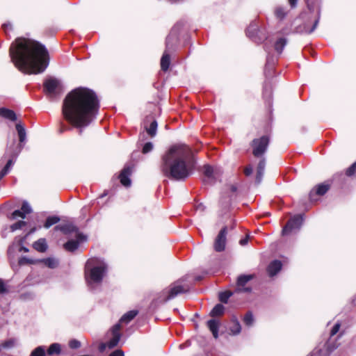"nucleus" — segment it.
I'll return each instance as SVG.
<instances>
[{"label":"nucleus","mask_w":356,"mask_h":356,"mask_svg":"<svg viewBox=\"0 0 356 356\" xmlns=\"http://www.w3.org/2000/svg\"><path fill=\"white\" fill-rule=\"evenodd\" d=\"M219 325H220L219 321L214 318L211 319L207 321V326H208L209 330L211 332L213 337L215 339H218L219 337V335H218Z\"/></svg>","instance_id":"16"},{"label":"nucleus","mask_w":356,"mask_h":356,"mask_svg":"<svg viewBox=\"0 0 356 356\" xmlns=\"http://www.w3.org/2000/svg\"><path fill=\"white\" fill-rule=\"evenodd\" d=\"M282 264L280 261L275 260L268 266V273L270 277L275 275L282 268Z\"/></svg>","instance_id":"15"},{"label":"nucleus","mask_w":356,"mask_h":356,"mask_svg":"<svg viewBox=\"0 0 356 356\" xmlns=\"http://www.w3.org/2000/svg\"><path fill=\"white\" fill-rule=\"evenodd\" d=\"M177 35H173L172 33H170L166 38V49L161 59V67L163 71H167L169 68L170 64V58L168 51L170 49L172 43L175 41H177Z\"/></svg>","instance_id":"9"},{"label":"nucleus","mask_w":356,"mask_h":356,"mask_svg":"<svg viewBox=\"0 0 356 356\" xmlns=\"http://www.w3.org/2000/svg\"><path fill=\"white\" fill-rule=\"evenodd\" d=\"M341 324L338 322L334 324L330 332V337L335 335L339 330Z\"/></svg>","instance_id":"41"},{"label":"nucleus","mask_w":356,"mask_h":356,"mask_svg":"<svg viewBox=\"0 0 356 356\" xmlns=\"http://www.w3.org/2000/svg\"><path fill=\"white\" fill-rule=\"evenodd\" d=\"M211 314H214L215 313H214V312H212Z\"/></svg>","instance_id":"64"},{"label":"nucleus","mask_w":356,"mask_h":356,"mask_svg":"<svg viewBox=\"0 0 356 356\" xmlns=\"http://www.w3.org/2000/svg\"><path fill=\"white\" fill-rule=\"evenodd\" d=\"M74 227L70 225H58L55 227V229L60 230L65 234H67L74 230Z\"/></svg>","instance_id":"29"},{"label":"nucleus","mask_w":356,"mask_h":356,"mask_svg":"<svg viewBox=\"0 0 356 356\" xmlns=\"http://www.w3.org/2000/svg\"><path fill=\"white\" fill-rule=\"evenodd\" d=\"M318 22H319V19L318 18L314 21L312 28L309 30H305V32L307 33H312L316 29V27L318 24Z\"/></svg>","instance_id":"45"},{"label":"nucleus","mask_w":356,"mask_h":356,"mask_svg":"<svg viewBox=\"0 0 356 356\" xmlns=\"http://www.w3.org/2000/svg\"><path fill=\"white\" fill-rule=\"evenodd\" d=\"M232 191L233 192H235V191H236V186H232Z\"/></svg>","instance_id":"59"},{"label":"nucleus","mask_w":356,"mask_h":356,"mask_svg":"<svg viewBox=\"0 0 356 356\" xmlns=\"http://www.w3.org/2000/svg\"><path fill=\"white\" fill-rule=\"evenodd\" d=\"M271 94H272V92H271L270 88H267L266 86H265L264 90V93H263L264 97L270 99Z\"/></svg>","instance_id":"43"},{"label":"nucleus","mask_w":356,"mask_h":356,"mask_svg":"<svg viewBox=\"0 0 356 356\" xmlns=\"http://www.w3.org/2000/svg\"><path fill=\"white\" fill-rule=\"evenodd\" d=\"M44 355H45L44 346H38L32 351L30 356H44Z\"/></svg>","instance_id":"31"},{"label":"nucleus","mask_w":356,"mask_h":356,"mask_svg":"<svg viewBox=\"0 0 356 356\" xmlns=\"http://www.w3.org/2000/svg\"><path fill=\"white\" fill-rule=\"evenodd\" d=\"M265 166H266V161L263 158L260 160V161L258 164L257 172H260L264 173Z\"/></svg>","instance_id":"39"},{"label":"nucleus","mask_w":356,"mask_h":356,"mask_svg":"<svg viewBox=\"0 0 356 356\" xmlns=\"http://www.w3.org/2000/svg\"><path fill=\"white\" fill-rule=\"evenodd\" d=\"M19 251H23L24 252H29V249L24 246H22L19 249Z\"/></svg>","instance_id":"54"},{"label":"nucleus","mask_w":356,"mask_h":356,"mask_svg":"<svg viewBox=\"0 0 356 356\" xmlns=\"http://www.w3.org/2000/svg\"><path fill=\"white\" fill-rule=\"evenodd\" d=\"M252 276L251 275H241L238 277V280H237V285H238V289H237V291H244V292H249L250 291V289L249 288H243L245 284L246 283H248L251 279H252Z\"/></svg>","instance_id":"13"},{"label":"nucleus","mask_w":356,"mask_h":356,"mask_svg":"<svg viewBox=\"0 0 356 356\" xmlns=\"http://www.w3.org/2000/svg\"><path fill=\"white\" fill-rule=\"evenodd\" d=\"M138 314V313H125L120 318L119 322L112 327L111 330L112 338L107 343L100 344L99 350L103 352L106 348H113L115 347L118 344L121 337L120 330L122 325L128 324Z\"/></svg>","instance_id":"6"},{"label":"nucleus","mask_w":356,"mask_h":356,"mask_svg":"<svg viewBox=\"0 0 356 356\" xmlns=\"http://www.w3.org/2000/svg\"><path fill=\"white\" fill-rule=\"evenodd\" d=\"M303 222V217L302 215H296L291 218L284 227L282 234L287 235L293 232H297L300 229Z\"/></svg>","instance_id":"8"},{"label":"nucleus","mask_w":356,"mask_h":356,"mask_svg":"<svg viewBox=\"0 0 356 356\" xmlns=\"http://www.w3.org/2000/svg\"><path fill=\"white\" fill-rule=\"evenodd\" d=\"M225 307L222 304H217L211 312H223Z\"/></svg>","instance_id":"44"},{"label":"nucleus","mask_w":356,"mask_h":356,"mask_svg":"<svg viewBox=\"0 0 356 356\" xmlns=\"http://www.w3.org/2000/svg\"><path fill=\"white\" fill-rule=\"evenodd\" d=\"M3 29H4V30H5L6 31H9V30H11V29H12V26H11V24H4L3 25Z\"/></svg>","instance_id":"51"},{"label":"nucleus","mask_w":356,"mask_h":356,"mask_svg":"<svg viewBox=\"0 0 356 356\" xmlns=\"http://www.w3.org/2000/svg\"><path fill=\"white\" fill-rule=\"evenodd\" d=\"M99 108L96 94L88 88H77L72 90L64 99L63 114L72 126L79 129L88 127L97 117Z\"/></svg>","instance_id":"1"},{"label":"nucleus","mask_w":356,"mask_h":356,"mask_svg":"<svg viewBox=\"0 0 356 356\" xmlns=\"http://www.w3.org/2000/svg\"><path fill=\"white\" fill-rule=\"evenodd\" d=\"M35 230H36V228H35V227L32 228V229L30 230V232H29V234H33V232H35Z\"/></svg>","instance_id":"58"},{"label":"nucleus","mask_w":356,"mask_h":356,"mask_svg":"<svg viewBox=\"0 0 356 356\" xmlns=\"http://www.w3.org/2000/svg\"><path fill=\"white\" fill-rule=\"evenodd\" d=\"M198 316H199V315H198V314H197V313H196V314H195V317H198Z\"/></svg>","instance_id":"62"},{"label":"nucleus","mask_w":356,"mask_h":356,"mask_svg":"<svg viewBox=\"0 0 356 356\" xmlns=\"http://www.w3.org/2000/svg\"><path fill=\"white\" fill-rule=\"evenodd\" d=\"M13 165V159H9L6 164V165L3 167V168L0 172V179H1L6 175L8 174L9 170H10L11 167Z\"/></svg>","instance_id":"26"},{"label":"nucleus","mask_w":356,"mask_h":356,"mask_svg":"<svg viewBox=\"0 0 356 356\" xmlns=\"http://www.w3.org/2000/svg\"><path fill=\"white\" fill-rule=\"evenodd\" d=\"M191 285L185 279H180L163 289L156 300V304H162L175 298L177 295L189 291Z\"/></svg>","instance_id":"5"},{"label":"nucleus","mask_w":356,"mask_h":356,"mask_svg":"<svg viewBox=\"0 0 356 356\" xmlns=\"http://www.w3.org/2000/svg\"><path fill=\"white\" fill-rule=\"evenodd\" d=\"M195 160L191 148L185 145L172 146L162 156L161 169L164 175L176 181H183L195 170Z\"/></svg>","instance_id":"3"},{"label":"nucleus","mask_w":356,"mask_h":356,"mask_svg":"<svg viewBox=\"0 0 356 356\" xmlns=\"http://www.w3.org/2000/svg\"><path fill=\"white\" fill-rule=\"evenodd\" d=\"M60 85L58 79L50 78L47 79L44 83V88L47 95L54 97L56 95V90Z\"/></svg>","instance_id":"11"},{"label":"nucleus","mask_w":356,"mask_h":356,"mask_svg":"<svg viewBox=\"0 0 356 356\" xmlns=\"http://www.w3.org/2000/svg\"><path fill=\"white\" fill-rule=\"evenodd\" d=\"M69 346L72 349L78 348L81 346V343L76 339H72L69 342Z\"/></svg>","instance_id":"40"},{"label":"nucleus","mask_w":356,"mask_h":356,"mask_svg":"<svg viewBox=\"0 0 356 356\" xmlns=\"http://www.w3.org/2000/svg\"><path fill=\"white\" fill-rule=\"evenodd\" d=\"M59 221L60 218L58 216H49L44 224V227L46 229H49L50 227L58 223Z\"/></svg>","instance_id":"22"},{"label":"nucleus","mask_w":356,"mask_h":356,"mask_svg":"<svg viewBox=\"0 0 356 356\" xmlns=\"http://www.w3.org/2000/svg\"><path fill=\"white\" fill-rule=\"evenodd\" d=\"M181 318H182L183 319H185V318H186V316H181Z\"/></svg>","instance_id":"63"},{"label":"nucleus","mask_w":356,"mask_h":356,"mask_svg":"<svg viewBox=\"0 0 356 356\" xmlns=\"http://www.w3.org/2000/svg\"><path fill=\"white\" fill-rule=\"evenodd\" d=\"M241 326L237 320H233L232 325L229 327V334L236 335L241 332Z\"/></svg>","instance_id":"19"},{"label":"nucleus","mask_w":356,"mask_h":356,"mask_svg":"<svg viewBox=\"0 0 356 356\" xmlns=\"http://www.w3.org/2000/svg\"><path fill=\"white\" fill-rule=\"evenodd\" d=\"M109 356H124V353L121 350H117L111 353Z\"/></svg>","instance_id":"49"},{"label":"nucleus","mask_w":356,"mask_h":356,"mask_svg":"<svg viewBox=\"0 0 356 356\" xmlns=\"http://www.w3.org/2000/svg\"><path fill=\"white\" fill-rule=\"evenodd\" d=\"M106 271L107 265L103 260L89 259L86 265V279L88 286L92 290L99 286Z\"/></svg>","instance_id":"4"},{"label":"nucleus","mask_w":356,"mask_h":356,"mask_svg":"<svg viewBox=\"0 0 356 356\" xmlns=\"http://www.w3.org/2000/svg\"><path fill=\"white\" fill-rule=\"evenodd\" d=\"M79 247V242L77 241H74V240H70L69 241H67L66 243H65L64 245V248H65V250L70 251V252H73L74 250H76Z\"/></svg>","instance_id":"24"},{"label":"nucleus","mask_w":356,"mask_h":356,"mask_svg":"<svg viewBox=\"0 0 356 356\" xmlns=\"http://www.w3.org/2000/svg\"><path fill=\"white\" fill-rule=\"evenodd\" d=\"M78 237H79V238L81 239V238H83L84 236H82V235H81V234H79V235H78Z\"/></svg>","instance_id":"61"},{"label":"nucleus","mask_w":356,"mask_h":356,"mask_svg":"<svg viewBox=\"0 0 356 356\" xmlns=\"http://www.w3.org/2000/svg\"><path fill=\"white\" fill-rule=\"evenodd\" d=\"M131 174V168L130 166H126L124 168V169L122 170L121 173L119 175V179L120 181V183L126 186H130L131 185V179L129 178L130 175Z\"/></svg>","instance_id":"12"},{"label":"nucleus","mask_w":356,"mask_h":356,"mask_svg":"<svg viewBox=\"0 0 356 356\" xmlns=\"http://www.w3.org/2000/svg\"><path fill=\"white\" fill-rule=\"evenodd\" d=\"M26 225V222L23 220H19L10 226V230L15 232L17 229H20Z\"/></svg>","instance_id":"32"},{"label":"nucleus","mask_w":356,"mask_h":356,"mask_svg":"<svg viewBox=\"0 0 356 356\" xmlns=\"http://www.w3.org/2000/svg\"><path fill=\"white\" fill-rule=\"evenodd\" d=\"M232 293L229 291L222 292L219 294V300L221 302L227 303Z\"/></svg>","instance_id":"33"},{"label":"nucleus","mask_w":356,"mask_h":356,"mask_svg":"<svg viewBox=\"0 0 356 356\" xmlns=\"http://www.w3.org/2000/svg\"><path fill=\"white\" fill-rule=\"evenodd\" d=\"M6 291L7 289L5 283L1 279H0V293H3L6 292Z\"/></svg>","instance_id":"47"},{"label":"nucleus","mask_w":356,"mask_h":356,"mask_svg":"<svg viewBox=\"0 0 356 356\" xmlns=\"http://www.w3.org/2000/svg\"><path fill=\"white\" fill-rule=\"evenodd\" d=\"M275 14L277 18L282 19L286 16V13L283 8L277 7L275 10Z\"/></svg>","instance_id":"35"},{"label":"nucleus","mask_w":356,"mask_h":356,"mask_svg":"<svg viewBox=\"0 0 356 356\" xmlns=\"http://www.w3.org/2000/svg\"><path fill=\"white\" fill-rule=\"evenodd\" d=\"M0 116H1L2 118H3L5 119L13 121V122L17 120V115H16L15 113L13 111L10 110L8 108H0Z\"/></svg>","instance_id":"17"},{"label":"nucleus","mask_w":356,"mask_h":356,"mask_svg":"<svg viewBox=\"0 0 356 356\" xmlns=\"http://www.w3.org/2000/svg\"><path fill=\"white\" fill-rule=\"evenodd\" d=\"M330 188L328 184H321L316 187V193L319 195H323L327 193Z\"/></svg>","instance_id":"27"},{"label":"nucleus","mask_w":356,"mask_h":356,"mask_svg":"<svg viewBox=\"0 0 356 356\" xmlns=\"http://www.w3.org/2000/svg\"><path fill=\"white\" fill-rule=\"evenodd\" d=\"M16 130L19 136V142H24L26 140V131L24 126L20 123H17L16 124Z\"/></svg>","instance_id":"21"},{"label":"nucleus","mask_w":356,"mask_h":356,"mask_svg":"<svg viewBox=\"0 0 356 356\" xmlns=\"http://www.w3.org/2000/svg\"><path fill=\"white\" fill-rule=\"evenodd\" d=\"M356 171V162L354 163L350 167H349L346 170V175L348 176L353 175Z\"/></svg>","instance_id":"42"},{"label":"nucleus","mask_w":356,"mask_h":356,"mask_svg":"<svg viewBox=\"0 0 356 356\" xmlns=\"http://www.w3.org/2000/svg\"><path fill=\"white\" fill-rule=\"evenodd\" d=\"M68 128L65 127H62L60 130H59V132L60 133H63V131H65V130H67Z\"/></svg>","instance_id":"56"},{"label":"nucleus","mask_w":356,"mask_h":356,"mask_svg":"<svg viewBox=\"0 0 356 356\" xmlns=\"http://www.w3.org/2000/svg\"><path fill=\"white\" fill-rule=\"evenodd\" d=\"M248 236H246L245 238L241 239L239 241V243L241 245H245L248 243Z\"/></svg>","instance_id":"50"},{"label":"nucleus","mask_w":356,"mask_h":356,"mask_svg":"<svg viewBox=\"0 0 356 356\" xmlns=\"http://www.w3.org/2000/svg\"><path fill=\"white\" fill-rule=\"evenodd\" d=\"M289 4L292 8H294L296 6L298 0H289Z\"/></svg>","instance_id":"52"},{"label":"nucleus","mask_w":356,"mask_h":356,"mask_svg":"<svg viewBox=\"0 0 356 356\" xmlns=\"http://www.w3.org/2000/svg\"><path fill=\"white\" fill-rule=\"evenodd\" d=\"M61 346L58 343H54L50 345L49 348L47 349V354L49 355H58L60 353Z\"/></svg>","instance_id":"20"},{"label":"nucleus","mask_w":356,"mask_h":356,"mask_svg":"<svg viewBox=\"0 0 356 356\" xmlns=\"http://www.w3.org/2000/svg\"><path fill=\"white\" fill-rule=\"evenodd\" d=\"M13 346V341H7L3 345L4 347H11Z\"/></svg>","instance_id":"53"},{"label":"nucleus","mask_w":356,"mask_h":356,"mask_svg":"<svg viewBox=\"0 0 356 356\" xmlns=\"http://www.w3.org/2000/svg\"><path fill=\"white\" fill-rule=\"evenodd\" d=\"M10 56L15 65L26 74L42 73L49 65V53L37 41L17 38L10 48Z\"/></svg>","instance_id":"2"},{"label":"nucleus","mask_w":356,"mask_h":356,"mask_svg":"<svg viewBox=\"0 0 356 356\" xmlns=\"http://www.w3.org/2000/svg\"><path fill=\"white\" fill-rule=\"evenodd\" d=\"M244 173L246 176H250L252 173V167L248 165L244 169Z\"/></svg>","instance_id":"48"},{"label":"nucleus","mask_w":356,"mask_h":356,"mask_svg":"<svg viewBox=\"0 0 356 356\" xmlns=\"http://www.w3.org/2000/svg\"><path fill=\"white\" fill-rule=\"evenodd\" d=\"M157 122L156 120H153L149 128H146V131L147 134L151 136L152 137L154 136L156 134V129H157Z\"/></svg>","instance_id":"28"},{"label":"nucleus","mask_w":356,"mask_h":356,"mask_svg":"<svg viewBox=\"0 0 356 356\" xmlns=\"http://www.w3.org/2000/svg\"><path fill=\"white\" fill-rule=\"evenodd\" d=\"M227 234V227H224L219 232L218 236H216V238L215 239L214 245H213L214 250L216 252H222L225 249L226 241H227V238H226Z\"/></svg>","instance_id":"10"},{"label":"nucleus","mask_w":356,"mask_h":356,"mask_svg":"<svg viewBox=\"0 0 356 356\" xmlns=\"http://www.w3.org/2000/svg\"><path fill=\"white\" fill-rule=\"evenodd\" d=\"M12 216L13 218L19 217L24 219L26 217V214L21 209L14 211Z\"/></svg>","instance_id":"38"},{"label":"nucleus","mask_w":356,"mask_h":356,"mask_svg":"<svg viewBox=\"0 0 356 356\" xmlns=\"http://www.w3.org/2000/svg\"><path fill=\"white\" fill-rule=\"evenodd\" d=\"M336 348H337V346H333V347H332V348H330V347H329V349H330V351H332V350H334Z\"/></svg>","instance_id":"60"},{"label":"nucleus","mask_w":356,"mask_h":356,"mask_svg":"<svg viewBox=\"0 0 356 356\" xmlns=\"http://www.w3.org/2000/svg\"><path fill=\"white\" fill-rule=\"evenodd\" d=\"M203 173L208 182H213L216 179V172L211 165H205L203 167Z\"/></svg>","instance_id":"14"},{"label":"nucleus","mask_w":356,"mask_h":356,"mask_svg":"<svg viewBox=\"0 0 356 356\" xmlns=\"http://www.w3.org/2000/svg\"><path fill=\"white\" fill-rule=\"evenodd\" d=\"M286 40L285 38H280L275 44V49L278 54H281L286 44Z\"/></svg>","instance_id":"23"},{"label":"nucleus","mask_w":356,"mask_h":356,"mask_svg":"<svg viewBox=\"0 0 356 356\" xmlns=\"http://www.w3.org/2000/svg\"><path fill=\"white\" fill-rule=\"evenodd\" d=\"M153 147H154L153 143L151 142H147L144 145V146L143 147L142 152L143 154H147L153 149Z\"/></svg>","instance_id":"37"},{"label":"nucleus","mask_w":356,"mask_h":356,"mask_svg":"<svg viewBox=\"0 0 356 356\" xmlns=\"http://www.w3.org/2000/svg\"><path fill=\"white\" fill-rule=\"evenodd\" d=\"M243 321L245 324L248 326H250L252 325L254 322V318L252 316V313H246L243 318Z\"/></svg>","instance_id":"34"},{"label":"nucleus","mask_w":356,"mask_h":356,"mask_svg":"<svg viewBox=\"0 0 356 356\" xmlns=\"http://www.w3.org/2000/svg\"><path fill=\"white\" fill-rule=\"evenodd\" d=\"M270 65L271 67H273V63L270 64V60H269V58H267V63H266V67L270 66Z\"/></svg>","instance_id":"57"},{"label":"nucleus","mask_w":356,"mask_h":356,"mask_svg":"<svg viewBox=\"0 0 356 356\" xmlns=\"http://www.w3.org/2000/svg\"><path fill=\"white\" fill-rule=\"evenodd\" d=\"M269 144V138L263 136L259 138L254 139L251 143L252 154L255 157L262 156L266 152Z\"/></svg>","instance_id":"7"},{"label":"nucleus","mask_w":356,"mask_h":356,"mask_svg":"<svg viewBox=\"0 0 356 356\" xmlns=\"http://www.w3.org/2000/svg\"><path fill=\"white\" fill-rule=\"evenodd\" d=\"M264 174V172H257L255 181L257 184H259L261 182Z\"/></svg>","instance_id":"46"},{"label":"nucleus","mask_w":356,"mask_h":356,"mask_svg":"<svg viewBox=\"0 0 356 356\" xmlns=\"http://www.w3.org/2000/svg\"><path fill=\"white\" fill-rule=\"evenodd\" d=\"M154 318L156 320H161V321L168 318H163L162 316H156Z\"/></svg>","instance_id":"55"},{"label":"nucleus","mask_w":356,"mask_h":356,"mask_svg":"<svg viewBox=\"0 0 356 356\" xmlns=\"http://www.w3.org/2000/svg\"><path fill=\"white\" fill-rule=\"evenodd\" d=\"M26 215L31 213L32 209L27 202H24L20 209Z\"/></svg>","instance_id":"36"},{"label":"nucleus","mask_w":356,"mask_h":356,"mask_svg":"<svg viewBox=\"0 0 356 356\" xmlns=\"http://www.w3.org/2000/svg\"><path fill=\"white\" fill-rule=\"evenodd\" d=\"M43 263L51 268H54L58 266V261L54 258H47L43 259Z\"/></svg>","instance_id":"30"},{"label":"nucleus","mask_w":356,"mask_h":356,"mask_svg":"<svg viewBox=\"0 0 356 356\" xmlns=\"http://www.w3.org/2000/svg\"><path fill=\"white\" fill-rule=\"evenodd\" d=\"M257 31V28L256 25H251L250 26L246 31V34L249 38H252L256 42H260L261 41V39H258L254 36V31Z\"/></svg>","instance_id":"25"},{"label":"nucleus","mask_w":356,"mask_h":356,"mask_svg":"<svg viewBox=\"0 0 356 356\" xmlns=\"http://www.w3.org/2000/svg\"><path fill=\"white\" fill-rule=\"evenodd\" d=\"M33 248L40 252H44L48 248L46 239L44 238H39L33 244Z\"/></svg>","instance_id":"18"}]
</instances>
